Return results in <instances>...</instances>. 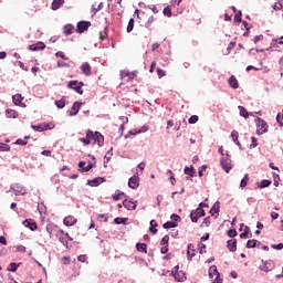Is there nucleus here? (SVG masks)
Instances as JSON below:
<instances>
[{
    "label": "nucleus",
    "mask_w": 283,
    "mask_h": 283,
    "mask_svg": "<svg viewBox=\"0 0 283 283\" xmlns=\"http://www.w3.org/2000/svg\"><path fill=\"white\" fill-rule=\"evenodd\" d=\"M28 138H30V136H25L24 139H17L15 145H28Z\"/></svg>",
    "instance_id": "de8ad7c7"
},
{
    "label": "nucleus",
    "mask_w": 283,
    "mask_h": 283,
    "mask_svg": "<svg viewBox=\"0 0 283 283\" xmlns=\"http://www.w3.org/2000/svg\"><path fill=\"white\" fill-rule=\"evenodd\" d=\"M55 105L57 109H63V107H65V97H62L61 99L55 101Z\"/></svg>",
    "instance_id": "ea45409f"
},
{
    "label": "nucleus",
    "mask_w": 283,
    "mask_h": 283,
    "mask_svg": "<svg viewBox=\"0 0 283 283\" xmlns=\"http://www.w3.org/2000/svg\"><path fill=\"white\" fill-rule=\"evenodd\" d=\"M124 196H125V192H118L113 196V200L115 201L120 200V198H123Z\"/></svg>",
    "instance_id": "4d7b16f0"
},
{
    "label": "nucleus",
    "mask_w": 283,
    "mask_h": 283,
    "mask_svg": "<svg viewBox=\"0 0 283 283\" xmlns=\"http://www.w3.org/2000/svg\"><path fill=\"white\" fill-rule=\"evenodd\" d=\"M161 247H169V235H165L160 242Z\"/></svg>",
    "instance_id": "09e8293b"
},
{
    "label": "nucleus",
    "mask_w": 283,
    "mask_h": 283,
    "mask_svg": "<svg viewBox=\"0 0 283 283\" xmlns=\"http://www.w3.org/2000/svg\"><path fill=\"white\" fill-rule=\"evenodd\" d=\"M139 185H140V178L138 176L135 175V176L129 178L128 187L130 189H138Z\"/></svg>",
    "instance_id": "1a4fd4ad"
},
{
    "label": "nucleus",
    "mask_w": 283,
    "mask_h": 283,
    "mask_svg": "<svg viewBox=\"0 0 283 283\" xmlns=\"http://www.w3.org/2000/svg\"><path fill=\"white\" fill-rule=\"evenodd\" d=\"M228 235H229V238H235V235H238V231H235V230H229V231H228Z\"/></svg>",
    "instance_id": "69168bd1"
},
{
    "label": "nucleus",
    "mask_w": 283,
    "mask_h": 283,
    "mask_svg": "<svg viewBox=\"0 0 283 283\" xmlns=\"http://www.w3.org/2000/svg\"><path fill=\"white\" fill-rule=\"evenodd\" d=\"M260 244V241L252 239L247 242V249H255V245Z\"/></svg>",
    "instance_id": "c9c22d12"
},
{
    "label": "nucleus",
    "mask_w": 283,
    "mask_h": 283,
    "mask_svg": "<svg viewBox=\"0 0 283 283\" xmlns=\"http://www.w3.org/2000/svg\"><path fill=\"white\" fill-rule=\"evenodd\" d=\"M13 190L15 191V196H19V193L21 196H25V188H23V187L17 186L15 188H13Z\"/></svg>",
    "instance_id": "a19ab883"
},
{
    "label": "nucleus",
    "mask_w": 283,
    "mask_h": 283,
    "mask_svg": "<svg viewBox=\"0 0 283 283\" xmlns=\"http://www.w3.org/2000/svg\"><path fill=\"white\" fill-rule=\"evenodd\" d=\"M270 186H271V181L265 179L261 181L260 189H265V187H270Z\"/></svg>",
    "instance_id": "603ef678"
},
{
    "label": "nucleus",
    "mask_w": 283,
    "mask_h": 283,
    "mask_svg": "<svg viewBox=\"0 0 283 283\" xmlns=\"http://www.w3.org/2000/svg\"><path fill=\"white\" fill-rule=\"evenodd\" d=\"M273 269H275V263L272 260L265 261L263 265H261V271H264L265 273L273 271Z\"/></svg>",
    "instance_id": "4468645a"
},
{
    "label": "nucleus",
    "mask_w": 283,
    "mask_h": 283,
    "mask_svg": "<svg viewBox=\"0 0 283 283\" xmlns=\"http://www.w3.org/2000/svg\"><path fill=\"white\" fill-rule=\"evenodd\" d=\"M240 116L243 118H249V116H253V113H249L244 106H239Z\"/></svg>",
    "instance_id": "c85d7f7f"
},
{
    "label": "nucleus",
    "mask_w": 283,
    "mask_h": 283,
    "mask_svg": "<svg viewBox=\"0 0 283 283\" xmlns=\"http://www.w3.org/2000/svg\"><path fill=\"white\" fill-rule=\"evenodd\" d=\"M272 42L274 43V45H283V36L279 39H273Z\"/></svg>",
    "instance_id": "6e6d98bb"
},
{
    "label": "nucleus",
    "mask_w": 283,
    "mask_h": 283,
    "mask_svg": "<svg viewBox=\"0 0 283 283\" xmlns=\"http://www.w3.org/2000/svg\"><path fill=\"white\" fill-rule=\"evenodd\" d=\"M125 218H115V224H125Z\"/></svg>",
    "instance_id": "0e129e2a"
},
{
    "label": "nucleus",
    "mask_w": 283,
    "mask_h": 283,
    "mask_svg": "<svg viewBox=\"0 0 283 283\" xmlns=\"http://www.w3.org/2000/svg\"><path fill=\"white\" fill-rule=\"evenodd\" d=\"M209 277L212 280V283H222V279L220 277V272H218V266L211 265L209 268Z\"/></svg>",
    "instance_id": "7ed1b4c3"
},
{
    "label": "nucleus",
    "mask_w": 283,
    "mask_h": 283,
    "mask_svg": "<svg viewBox=\"0 0 283 283\" xmlns=\"http://www.w3.org/2000/svg\"><path fill=\"white\" fill-rule=\"evenodd\" d=\"M23 95L21 94H15L12 96V102L14 105H18L19 107H25V104L23 103Z\"/></svg>",
    "instance_id": "f8f14e48"
},
{
    "label": "nucleus",
    "mask_w": 283,
    "mask_h": 283,
    "mask_svg": "<svg viewBox=\"0 0 283 283\" xmlns=\"http://www.w3.org/2000/svg\"><path fill=\"white\" fill-rule=\"evenodd\" d=\"M6 116L7 118H18L19 117V113L12 108H8L6 111Z\"/></svg>",
    "instance_id": "cd10ccee"
},
{
    "label": "nucleus",
    "mask_w": 283,
    "mask_h": 283,
    "mask_svg": "<svg viewBox=\"0 0 283 283\" xmlns=\"http://www.w3.org/2000/svg\"><path fill=\"white\" fill-rule=\"evenodd\" d=\"M198 120V115H192L189 119L188 123L190 125H196V122Z\"/></svg>",
    "instance_id": "864d4df0"
},
{
    "label": "nucleus",
    "mask_w": 283,
    "mask_h": 283,
    "mask_svg": "<svg viewBox=\"0 0 283 283\" xmlns=\"http://www.w3.org/2000/svg\"><path fill=\"white\" fill-rule=\"evenodd\" d=\"M145 132H149V126H143L139 129H134L133 132H130V134H133V136H136V134H145Z\"/></svg>",
    "instance_id": "473e14b6"
},
{
    "label": "nucleus",
    "mask_w": 283,
    "mask_h": 283,
    "mask_svg": "<svg viewBox=\"0 0 283 283\" xmlns=\"http://www.w3.org/2000/svg\"><path fill=\"white\" fill-rule=\"evenodd\" d=\"M136 249L139 253H147V243H137Z\"/></svg>",
    "instance_id": "72a5a7b5"
},
{
    "label": "nucleus",
    "mask_w": 283,
    "mask_h": 283,
    "mask_svg": "<svg viewBox=\"0 0 283 283\" xmlns=\"http://www.w3.org/2000/svg\"><path fill=\"white\" fill-rule=\"evenodd\" d=\"M81 70L84 74V76H92V65H90L87 62H84L81 65Z\"/></svg>",
    "instance_id": "f3484780"
},
{
    "label": "nucleus",
    "mask_w": 283,
    "mask_h": 283,
    "mask_svg": "<svg viewBox=\"0 0 283 283\" xmlns=\"http://www.w3.org/2000/svg\"><path fill=\"white\" fill-rule=\"evenodd\" d=\"M234 21H237V23H242V11H238V13H235Z\"/></svg>",
    "instance_id": "8fccbe9b"
},
{
    "label": "nucleus",
    "mask_w": 283,
    "mask_h": 283,
    "mask_svg": "<svg viewBox=\"0 0 283 283\" xmlns=\"http://www.w3.org/2000/svg\"><path fill=\"white\" fill-rule=\"evenodd\" d=\"M34 132H45L48 129H54V126H50V124H40L31 126Z\"/></svg>",
    "instance_id": "ddd939ff"
},
{
    "label": "nucleus",
    "mask_w": 283,
    "mask_h": 283,
    "mask_svg": "<svg viewBox=\"0 0 283 283\" xmlns=\"http://www.w3.org/2000/svg\"><path fill=\"white\" fill-rule=\"evenodd\" d=\"M156 227H158V222H156V220H151V221H150L149 231H150V233H153L154 235H156V233H158V229H156Z\"/></svg>",
    "instance_id": "2f4dec72"
},
{
    "label": "nucleus",
    "mask_w": 283,
    "mask_h": 283,
    "mask_svg": "<svg viewBox=\"0 0 283 283\" xmlns=\"http://www.w3.org/2000/svg\"><path fill=\"white\" fill-rule=\"evenodd\" d=\"M256 123V134L262 136V134H266L269 132V124L260 117L255 119Z\"/></svg>",
    "instance_id": "f03ea898"
},
{
    "label": "nucleus",
    "mask_w": 283,
    "mask_h": 283,
    "mask_svg": "<svg viewBox=\"0 0 283 283\" xmlns=\"http://www.w3.org/2000/svg\"><path fill=\"white\" fill-rule=\"evenodd\" d=\"M220 165L222 169L226 171V174H229L231 169H233V165L231 164V159L229 157L221 158Z\"/></svg>",
    "instance_id": "0eeeda50"
},
{
    "label": "nucleus",
    "mask_w": 283,
    "mask_h": 283,
    "mask_svg": "<svg viewBox=\"0 0 283 283\" xmlns=\"http://www.w3.org/2000/svg\"><path fill=\"white\" fill-rule=\"evenodd\" d=\"M96 143L98 147H103V145L105 144V137L98 132H95V144Z\"/></svg>",
    "instance_id": "5701e85b"
},
{
    "label": "nucleus",
    "mask_w": 283,
    "mask_h": 283,
    "mask_svg": "<svg viewBox=\"0 0 283 283\" xmlns=\"http://www.w3.org/2000/svg\"><path fill=\"white\" fill-rule=\"evenodd\" d=\"M164 14H165V17H171V8L166 7V8L164 9Z\"/></svg>",
    "instance_id": "052dcab7"
},
{
    "label": "nucleus",
    "mask_w": 283,
    "mask_h": 283,
    "mask_svg": "<svg viewBox=\"0 0 283 283\" xmlns=\"http://www.w3.org/2000/svg\"><path fill=\"white\" fill-rule=\"evenodd\" d=\"M211 216H214V213H220V202L217 201L213 207L210 209Z\"/></svg>",
    "instance_id": "f704fd0d"
},
{
    "label": "nucleus",
    "mask_w": 283,
    "mask_h": 283,
    "mask_svg": "<svg viewBox=\"0 0 283 283\" xmlns=\"http://www.w3.org/2000/svg\"><path fill=\"white\" fill-rule=\"evenodd\" d=\"M206 213H205V209L202 208H197L196 210H192L190 213V219L191 222H198V220H200V218H205Z\"/></svg>",
    "instance_id": "423d86ee"
},
{
    "label": "nucleus",
    "mask_w": 283,
    "mask_h": 283,
    "mask_svg": "<svg viewBox=\"0 0 283 283\" xmlns=\"http://www.w3.org/2000/svg\"><path fill=\"white\" fill-rule=\"evenodd\" d=\"M211 226V217H207L203 219L202 223L200 224L201 229H206L207 227Z\"/></svg>",
    "instance_id": "58836bf2"
},
{
    "label": "nucleus",
    "mask_w": 283,
    "mask_h": 283,
    "mask_svg": "<svg viewBox=\"0 0 283 283\" xmlns=\"http://www.w3.org/2000/svg\"><path fill=\"white\" fill-rule=\"evenodd\" d=\"M123 207H125V209H127L128 211H134L137 205H136V201L132 199H126L123 201Z\"/></svg>",
    "instance_id": "9b49d317"
},
{
    "label": "nucleus",
    "mask_w": 283,
    "mask_h": 283,
    "mask_svg": "<svg viewBox=\"0 0 283 283\" xmlns=\"http://www.w3.org/2000/svg\"><path fill=\"white\" fill-rule=\"evenodd\" d=\"M248 182H249V175H245V176L243 177V179L241 180L240 187H241L242 189H244V187H247Z\"/></svg>",
    "instance_id": "37998d69"
},
{
    "label": "nucleus",
    "mask_w": 283,
    "mask_h": 283,
    "mask_svg": "<svg viewBox=\"0 0 283 283\" xmlns=\"http://www.w3.org/2000/svg\"><path fill=\"white\" fill-rule=\"evenodd\" d=\"M14 249L19 253H25V247L24 245H18V247H14Z\"/></svg>",
    "instance_id": "13d9d810"
},
{
    "label": "nucleus",
    "mask_w": 283,
    "mask_h": 283,
    "mask_svg": "<svg viewBox=\"0 0 283 283\" xmlns=\"http://www.w3.org/2000/svg\"><path fill=\"white\" fill-rule=\"evenodd\" d=\"M57 67H70V64L65 62H57Z\"/></svg>",
    "instance_id": "774afa93"
},
{
    "label": "nucleus",
    "mask_w": 283,
    "mask_h": 283,
    "mask_svg": "<svg viewBox=\"0 0 283 283\" xmlns=\"http://www.w3.org/2000/svg\"><path fill=\"white\" fill-rule=\"evenodd\" d=\"M184 174H186V176H190V178H193V176H196V169H193V166H186L184 169Z\"/></svg>",
    "instance_id": "c756f323"
},
{
    "label": "nucleus",
    "mask_w": 283,
    "mask_h": 283,
    "mask_svg": "<svg viewBox=\"0 0 283 283\" xmlns=\"http://www.w3.org/2000/svg\"><path fill=\"white\" fill-rule=\"evenodd\" d=\"M163 227L164 229H174L178 227V223H176V221H167Z\"/></svg>",
    "instance_id": "4c0bfd02"
},
{
    "label": "nucleus",
    "mask_w": 283,
    "mask_h": 283,
    "mask_svg": "<svg viewBox=\"0 0 283 283\" xmlns=\"http://www.w3.org/2000/svg\"><path fill=\"white\" fill-rule=\"evenodd\" d=\"M233 48H235V42H230L227 48V54H229L231 52V50H233Z\"/></svg>",
    "instance_id": "e2e57ef3"
},
{
    "label": "nucleus",
    "mask_w": 283,
    "mask_h": 283,
    "mask_svg": "<svg viewBox=\"0 0 283 283\" xmlns=\"http://www.w3.org/2000/svg\"><path fill=\"white\" fill-rule=\"evenodd\" d=\"M0 151H10V145L0 143Z\"/></svg>",
    "instance_id": "3c124183"
},
{
    "label": "nucleus",
    "mask_w": 283,
    "mask_h": 283,
    "mask_svg": "<svg viewBox=\"0 0 283 283\" xmlns=\"http://www.w3.org/2000/svg\"><path fill=\"white\" fill-rule=\"evenodd\" d=\"M154 21H156V18L154 15L149 17L148 20L146 21L145 27L146 28H151Z\"/></svg>",
    "instance_id": "c03bdc74"
},
{
    "label": "nucleus",
    "mask_w": 283,
    "mask_h": 283,
    "mask_svg": "<svg viewBox=\"0 0 283 283\" xmlns=\"http://www.w3.org/2000/svg\"><path fill=\"white\" fill-rule=\"evenodd\" d=\"M65 3V0H53V2L51 3V10H59L62 8V6Z\"/></svg>",
    "instance_id": "393cba45"
},
{
    "label": "nucleus",
    "mask_w": 283,
    "mask_h": 283,
    "mask_svg": "<svg viewBox=\"0 0 283 283\" xmlns=\"http://www.w3.org/2000/svg\"><path fill=\"white\" fill-rule=\"evenodd\" d=\"M45 48V43L43 42H38L35 44H31L29 46V50H31V52H38V50H43Z\"/></svg>",
    "instance_id": "b1692460"
},
{
    "label": "nucleus",
    "mask_w": 283,
    "mask_h": 283,
    "mask_svg": "<svg viewBox=\"0 0 283 283\" xmlns=\"http://www.w3.org/2000/svg\"><path fill=\"white\" fill-rule=\"evenodd\" d=\"M187 255H188V260L196 258V247H193V244L191 243L188 244Z\"/></svg>",
    "instance_id": "a878e982"
},
{
    "label": "nucleus",
    "mask_w": 283,
    "mask_h": 283,
    "mask_svg": "<svg viewBox=\"0 0 283 283\" xmlns=\"http://www.w3.org/2000/svg\"><path fill=\"white\" fill-rule=\"evenodd\" d=\"M81 105H83V103L75 102L69 112V116H76L81 111Z\"/></svg>",
    "instance_id": "2eb2a0df"
},
{
    "label": "nucleus",
    "mask_w": 283,
    "mask_h": 283,
    "mask_svg": "<svg viewBox=\"0 0 283 283\" xmlns=\"http://www.w3.org/2000/svg\"><path fill=\"white\" fill-rule=\"evenodd\" d=\"M179 266L176 265L172 270V275L175 277V280H177V282H185L186 276L184 272H178Z\"/></svg>",
    "instance_id": "9d476101"
},
{
    "label": "nucleus",
    "mask_w": 283,
    "mask_h": 283,
    "mask_svg": "<svg viewBox=\"0 0 283 283\" xmlns=\"http://www.w3.org/2000/svg\"><path fill=\"white\" fill-rule=\"evenodd\" d=\"M272 249H276V251H282V249H283V243L272 244Z\"/></svg>",
    "instance_id": "338daca9"
},
{
    "label": "nucleus",
    "mask_w": 283,
    "mask_h": 283,
    "mask_svg": "<svg viewBox=\"0 0 283 283\" xmlns=\"http://www.w3.org/2000/svg\"><path fill=\"white\" fill-rule=\"evenodd\" d=\"M228 83L232 90H238V87H240V83L238 82V78L234 77V75L229 77Z\"/></svg>",
    "instance_id": "4be33fe9"
},
{
    "label": "nucleus",
    "mask_w": 283,
    "mask_h": 283,
    "mask_svg": "<svg viewBox=\"0 0 283 283\" xmlns=\"http://www.w3.org/2000/svg\"><path fill=\"white\" fill-rule=\"evenodd\" d=\"M227 247L231 253H235L238 251V240L231 239L227 242Z\"/></svg>",
    "instance_id": "a211bd4d"
},
{
    "label": "nucleus",
    "mask_w": 283,
    "mask_h": 283,
    "mask_svg": "<svg viewBox=\"0 0 283 283\" xmlns=\"http://www.w3.org/2000/svg\"><path fill=\"white\" fill-rule=\"evenodd\" d=\"M95 139H96V133L94 130H87L86 132V137L80 138V142L83 143V145H95Z\"/></svg>",
    "instance_id": "20e7f679"
},
{
    "label": "nucleus",
    "mask_w": 283,
    "mask_h": 283,
    "mask_svg": "<svg viewBox=\"0 0 283 283\" xmlns=\"http://www.w3.org/2000/svg\"><path fill=\"white\" fill-rule=\"evenodd\" d=\"M171 127H175L174 128V130L175 132H179L180 130V124H175L174 123V119H169L168 122H167V127H166V129H171Z\"/></svg>",
    "instance_id": "bb28decb"
},
{
    "label": "nucleus",
    "mask_w": 283,
    "mask_h": 283,
    "mask_svg": "<svg viewBox=\"0 0 283 283\" xmlns=\"http://www.w3.org/2000/svg\"><path fill=\"white\" fill-rule=\"evenodd\" d=\"M249 231H250L249 227H245L244 232L240 234V238L241 239L249 238Z\"/></svg>",
    "instance_id": "5fc2aeb1"
},
{
    "label": "nucleus",
    "mask_w": 283,
    "mask_h": 283,
    "mask_svg": "<svg viewBox=\"0 0 283 283\" xmlns=\"http://www.w3.org/2000/svg\"><path fill=\"white\" fill-rule=\"evenodd\" d=\"M90 25H92V22L81 21L77 23L76 32L78 34H83V32H87V30H90Z\"/></svg>",
    "instance_id": "6e6552de"
},
{
    "label": "nucleus",
    "mask_w": 283,
    "mask_h": 283,
    "mask_svg": "<svg viewBox=\"0 0 283 283\" xmlns=\"http://www.w3.org/2000/svg\"><path fill=\"white\" fill-rule=\"evenodd\" d=\"M55 238L67 249L69 241L72 242V237H70V233L63 231V230H56L55 231Z\"/></svg>",
    "instance_id": "f257e3e1"
},
{
    "label": "nucleus",
    "mask_w": 283,
    "mask_h": 283,
    "mask_svg": "<svg viewBox=\"0 0 283 283\" xmlns=\"http://www.w3.org/2000/svg\"><path fill=\"white\" fill-rule=\"evenodd\" d=\"M84 85H85V83L78 82V81H70L67 83L69 90H74V92H76L77 94H81V95H83V86Z\"/></svg>",
    "instance_id": "39448f33"
},
{
    "label": "nucleus",
    "mask_w": 283,
    "mask_h": 283,
    "mask_svg": "<svg viewBox=\"0 0 283 283\" xmlns=\"http://www.w3.org/2000/svg\"><path fill=\"white\" fill-rule=\"evenodd\" d=\"M63 30H64V34H66V36H70V34H72V30H74V25L66 24L64 25Z\"/></svg>",
    "instance_id": "e433bc0d"
},
{
    "label": "nucleus",
    "mask_w": 283,
    "mask_h": 283,
    "mask_svg": "<svg viewBox=\"0 0 283 283\" xmlns=\"http://www.w3.org/2000/svg\"><path fill=\"white\" fill-rule=\"evenodd\" d=\"M77 220L73 216H67L64 218L63 223L65 227H74L76 224Z\"/></svg>",
    "instance_id": "aec40b11"
},
{
    "label": "nucleus",
    "mask_w": 283,
    "mask_h": 283,
    "mask_svg": "<svg viewBox=\"0 0 283 283\" xmlns=\"http://www.w3.org/2000/svg\"><path fill=\"white\" fill-rule=\"evenodd\" d=\"M238 137H239L238 130H232L231 138H232L233 143H235V145H238V147H242V144H240V140H238Z\"/></svg>",
    "instance_id": "7c9ffc66"
},
{
    "label": "nucleus",
    "mask_w": 283,
    "mask_h": 283,
    "mask_svg": "<svg viewBox=\"0 0 283 283\" xmlns=\"http://www.w3.org/2000/svg\"><path fill=\"white\" fill-rule=\"evenodd\" d=\"M134 18H130L129 21H128V24H127V28H126V32H132V30H134Z\"/></svg>",
    "instance_id": "79ce46f5"
},
{
    "label": "nucleus",
    "mask_w": 283,
    "mask_h": 283,
    "mask_svg": "<svg viewBox=\"0 0 283 283\" xmlns=\"http://www.w3.org/2000/svg\"><path fill=\"white\" fill-rule=\"evenodd\" d=\"M103 182H105V179L102 177H97L93 180H88L87 185H90V187H98V185H103Z\"/></svg>",
    "instance_id": "412c9836"
},
{
    "label": "nucleus",
    "mask_w": 283,
    "mask_h": 283,
    "mask_svg": "<svg viewBox=\"0 0 283 283\" xmlns=\"http://www.w3.org/2000/svg\"><path fill=\"white\" fill-rule=\"evenodd\" d=\"M55 56L63 59V61H70V57L65 56V53L62 51L56 52Z\"/></svg>",
    "instance_id": "a18cd8bd"
},
{
    "label": "nucleus",
    "mask_w": 283,
    "mask_h": 283,
    "mask_svg": "<svg viewBox=\"0 0 283 283\" xmlns=\"http://www.w3.org/2000/svg\"><path fill=\"white\" fill-rule=\"evenodd\" d=\"M24 227L30 229V231H36V221L33 219H27L23 221Z\"/></svg>",
    "instance_id": "dca6fc26"
},
{
    "label": "nucleus",
    "mask_w": 283,
    "mask_h": 283,
    "mask_svg": "<svg viewBox=\"0 0 283 283\" xmlns=\"http://www.w3.org/2000/svg\"><path fill=\"white\" fill-rule=\"evenodd\" d=\"M122 78H126V81H134L136 78V73L129 71L120 72Z\"/></svg>",
    "instance_id": "6ab92c4d"
},
{
    "label": "nucleus",
    "mask_w": 283,
    "mask_h": 283,
    "mask_svg": "<svg viewBox=\"0 0 283 283\" xmlns=\"http://www.w3.org/2000/svg\"><path fill=\"white\" fill-rule=\"evenodd\" d=\"M72 262V259H70V256H64V258H62V263L64 264V265H67V264H70Z\"/></svg>",
    "instance_id": "680f3d73"
},
{
    "label": "nucleus",
    "mask_w": 283,
    "mask_h": 283,
    "mask_svg": "<svg viewBox=\"0 0 283 283\" xmlns=\"http://www.w3.org/2000/svg\"><path fill=\"white\" fill-rule=\"evenodd\" d=\"M17 269H19V264L17 263H10L8 266V271H11L12 273H14Z\"/></svg>",
    "instance_id": "49530a36"
},
{
    "label": "nucleus",
    "mask_w": 283,
    "mask_h": 283,
    "mask_svg": "<svg viewBox=\"0 0 283 283\" xmlns=\"http://www.w3.org/2000/svg\"><path fill=\"white\" fill-rule=\"evenodd\" d=\"M157 76L158 78H163V76H166V73L163 69H157Z\"/></svg>",
    "instance_id": "bf43d9fd"
}]
</instances>
